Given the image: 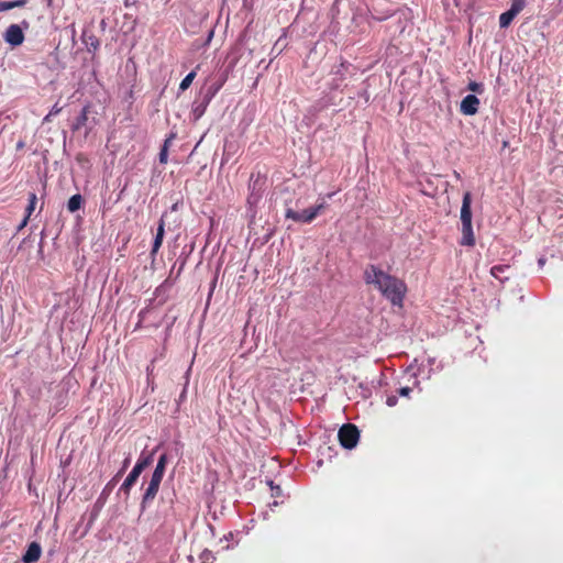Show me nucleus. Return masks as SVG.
<instances>
[{
	"mask_svg": "<svg viewBox=\"0 0 563 563\" xmlns=\"http://www.w3.org/2000/svg\"><path fill=\"white\" fill-rule=\"evenodd\" d=\"M364 280L367 285H373L394 306H402L407 292L404 280L373 264L365 268Z\"/></svg>",
	"mask_w": 563,
	"mask_h": 563,
	"instance_id": "f257e3e1",
	"label": "nucleus"
},
{
	"mask_svg": "<svg viewBox=\"0 0 563 563\" xmlns=\"http://www.w3.org/2000/svg\"><path fill=\"white\" fill-rule=\"evenodd\" d=\"M153 462V453H150L147 455H141L137 460L136 464L130 472V474L124 479L123 484L121 485V490H124L126 494H129L131 487L136 483L139 476L141 473Z\"/></svg>",
	"mask_w": 563,
	"mask_h": 563,
	"instance_id": "f03ea898",
	"label": "nucleus"
},
{
	"mask_svg": "<svg viewBox=\"0 0 563 563\" xmlns=\"http://www.w3.org/2000/svg\"><path fill=\"white\" fill-rule=\"evenodd\" d=\"M338 438L340 444L344 449L351 450L356 446L360 440V431L356 426L352 423H345L340 428L338 432Z\"/></svg>",
	"mask_w": 563,
	"mask_h": 563,
	"instance_id": "7ed1b4c3",
	"label": "nucleus"
},
{
	"mask_svg": "<svg viewBox=\"0 0 563 563\" xmlns=\"http://www.w3.org/2000/svg\"><path fill=\"white\" fill-rule=\"evenodd\" d=\"M3 40L11 46H20L24 42V33L19 24H11L3 33Z\"/></svg>",
	"mask_w": 563,
	"mask_h": 563,
	"instance_id": "20e7f679",
	"label": "nucleus"
},
{
	"mask_svg": "<svg viewBox=\"0 0 563 563\" xmlns=\"http://www.w3.org/2000/svg\"><path fill=\"white\" fill-rule=\"evenodd\" d=\"M286 219H291L298 223H311L316 218V212L312 208L303 209L302 211H296L291 208H288L285 212Z\"/></svg>",
	"mask_w": 563,
	"mask_h": 563,
	"instance_id": "39448f33",
	"label": "nucleus"
},
{
	"mask_svg": "<svg viewBox=\"0 0 563 563\" xmlns=\"http://www.w3.org/2000/svg\"><path fill=\"white\" fill-rule=\"evenodd\" d=\"M161 483H162V478H158V477L152 475L148 486L145 489V493L142 498V503H141L142 508H145L147 504L152 503L155 499V497L158 493Z\"/></svg>",
	"mask_w": 563,
	"mask_h": 563,
	"instance_id": "423d86ee",
	"label": "nucleus"
},
{
	"mask_svg": "<svg viewBox=\"0 0 563 563\" xmlns=\"http://www.w3.org/2000/svg\"><path fill=\"white\" fill-rule=\"evenodd\" d=\"M479 103L475 95H467L461 101L460 111L465 115H474L478 112Z\"/></svg>",
	"mask_w": 563,
	"mask_h": 563,
	"instance_id": "0eeeda50",
	"label": "nucleus"
},
{
	"mask_svg": "<svg viewBox=\"0 0 563 563\" xmlns=\"http://www.w3.org/2000/svg\"><path fill=\"white\" fill-rule=\"evenodd\" d=\"M472 195L470 191H466L463 196L462 207H461V222L464 224H472Z\"/></svg>",
	"mask_w": 563,
	"mask_h": 563,
	"instance_id": "6e6552de",
	"label": "nucleus"
},
{
	"mask_svg": "<svg viewBox=\"0 0 563 563\" xmlns=\"http://www.w3.org/2000/svg\"><path fill=\"white\" fill-rule=\"evenodd\" d=\"M41 552H42L41 545L37 542H32L27 547L26 552L23 554L22 561L24 563H34V562L38 561V559L41 556Z\"/></svg>",
	"mask_w": 563,
	"mask_h": 563,
	"instance_id": "1a4fd4ad",
	"label": "nucleus"
},
{
	"mask_svg": "<svg viewBox=\"0 0 563 563\" xmlns=\"http://www.w3.org/2000/svg\"><path fill=\"white\" fill-rule=\"evenodd\" d=\"M218 89L219 88H216L212 91H211V89H209L208 93L203 98V101L201 103H199V104H196L194 107L192 114L195 115L196 119H199V118H201L203 115V113L207 110V107H208L209 102L211 101V99L213 98V96L216 95Z\"/></svg>",
	"mask_w": 563,
	"mask_h": 563,
	"instance_id": "9d476101",
	"label": "nucleus"
},
{
	"mask_svg": "<svg viewBox=\"0 0 563 563\" xmlns=\"http://www.w3.org/2000/svg\"><path fill=\"white\" fill-rule=\"evenodd\" d=\"M164 235H165V221L162 218L159 220V222H158L156 235H155V239H154V242H153V246H152V250H151V254L152 255L157 254V252L159 251V249H161V246L163 244Z\"/></svg>",
	"mask_w": 563,
	"mask_h": 563,
	"instance_id": "9b49d317",
	"label": "nucleus"
},
{
	"mask_svg": "<svg viewBox=\"0 0 563 563\" xmlns=\"http://www.w3.org/2000/svg\"><path fill=\"white\" fill-rule=\"evenodd\" d=\"M460 243L466 246H474L475 236L472 224L462 225V240Z\"/></svg>",
	"mask_w": 563,
	"mask_h": 563,
	"instance_id": "f8f14e48",
	"label": "nucleus"
},
{
	"mask_svg": "<svg viewBox=\"0 0 563 563\" xmlns=\"http://www.w3.org/2000/svg\"><path fill=\"white\" fill-rule=\"evenodd\" d=\"M90 112V106L87 104L82 108L80 114L77 117L75 123L73 124V130L74 131H78L80 130L82 126L86 125L87 123V120H88V114Z\"/></svg>",
	"mask_w": 563,
	"mask_h": 563,
	"instance_id": "ddd939ff",
	"label": "nucleus"
},
{
	"mask_svg": "<svg viewBox=\"0 0 563 563\" xmlns=\"http://www.w3.org/2000/svg\"><path fill=\"white\" fill-rule=\"evenodd\" d=\"M510 269L509 265H495L490 269V274L500 280L501 283L509 279L508 275H505L506 272Z\"/></svg>",
	"mask_w": 563,
	"mask_h": 563,
	"instance_id": "4468645a",
	"label": "nucleus"
},
{
	"mask_svg": "<svg viewBox=\"0 0 563 563\" xmlns=\"http://www.w3.org/2000/svg\"><path fill=\"white\" fill-rule=\"evenodd\" d=\"M174 134H170L165 141H164V144L161 148V152H159V155H158V159H159V163L161 164H166L167 161H168V148L170 146V143L174 139Z\"/></svg>",
	"mask_w": 563,
	"mask_h": 563,
	"instance_id": "2eb2a0df",
	"label": "nucleus"
},
{
	"mask_svg": "<svg viewBox=\"0 0 563 563\" xmlns=\"http://www.w3.org/2000/svg\"><path fill=\"white\" fill-rule=\"evenodd\" d=\"M29 0H11V1H0V12L11 10L14 8L24 7Z\"/></svg>",
	"mask_w": 563,
	"mask_h": 563,
	"instance_id": "dca6fc26",
	"label": "nucleus"
},
{
	"mask_svg": "<svg viewBox=\"0 0 563 563\" xmlns=\"http://www.w3.org/2000/svg\"><path fill=\"white\" fill-rule=\"evenodd\" d=\"M166 464H167V455L162 454L158 459V462H157L156 467L152 475L163 479Z\"/></svg>",
	"mask_w": 563,
	"mask_h": 563,
	"instance_id": "f3484780",
	"label": "nucleus"
},
{
	"mask_svg": "<svg viewBox=\"0 0 563 563\" xmlns=\"http://www.w3.org/2000/svg\"><path fill=\"white\" fill-rule=\"evenodd\" d=\"M516 16H517V14L514 13L511 10H508V11L501 13L499 16L500 27H508Z\"/></svg>",
	"mask_w": 563,
	"mask_h": 563,
	"instance_id": "a211bd4d",
	"label": "nucleus"
},
{
	"mask_svg": "<svg viewBox=\"0 0 563 563\" xmlns=\"http://www.w3.org/2000/svg\"><path fill=\"white\" fill-rule=\"evenodd\" d=\"M81 202H82L81 196L79 194H76L69 198V200L67 202V209L70 212H76L80 208Z\"/></svg>",
	"mask_w": 563,
	"mask_h": 563,
	"instance_id": "6ab92c4d",
	"label": "nucleus"
},
{
	"mask_svg": "<svg viewBox=\"0 0 563 563\" xmlns=\"http://www.w3.org/2000/svg\"><path fill=\"white\" fill-rule=\"evenodd\" d=\"M195 78H196V71L192 70L181 80V82L179 85V89L181 91L187 90L190 87V85L192 84Z\"/></svg>",
	"mask_w": 563,
	"mask_h": 563,
	"instance_id": "aec40b11",
	"label": "nucleus"
},
{
	"mask_svg": "<svg viewBox=\"0 0 563 563\" xmlns=\"http://www.w3.org/2000/svg\"><path fill=\"white\" fill-rule=\"evenodd\" d=\"M526 0H511L510 9L517 15L525 9Z\"/></svg>",
	"mask_w": 563,
	"mask_h": 563,
	"instance_id": "412c9836",
	"label": "nucleus"
},
{
	"mask_svg": "<svg viewBox=\"0 0 563 563\" xmlns=\"http://www.w3.org/2000/svg\"><path fill=\"white\" fill-rule=\"evenodd\" d=\"M36 200H37L36 194L31 192L29 195V205L26 207V217H30L32 214V212L34 211Z\"/></svg>",
	"mask_w": 563,
	"mask_h": 563,
	"instance_id": "4be33fe9",
	"label": "nucleus"
},
{
	"mask_svg": "<svg viewBox=\"0 0 563 563\" xmlns=\"http://www.w3.org/2000/svg\"><path fill=\"white\" fill-rule=\"evenodd\" d=\"M467 89L472 92H476V93H483L484 92V86L483 84L481 82H476V81H471L468 85H467Z\"/></svg>",
	"mask_w": 563,
	"mask_h": 563,
	"instance_id": "5701e85b",
	"label": "nucleus"
},
{
	"mask_svg": "<svg viewBox=\"0 0 563 563\" xmlns=\"http://www.w3.org/2000/svg\"><path fill=\"white\" fill-rule=\"evenodd\" d=\"M328 207L327 202L322 199L319 203H317L316 206L311 207L312 210L316 212V216L318 217L319 214H321L324 209Z\"/></svg>",
	"mask_w": 563,
	"mask_h": 563,
	"instance_id": "b1692460",
	"label": "nucleus"
},
{
	"mask_svg": "<svg viewBox=\"0 0 563 563\" xmlns=\"http://www.w3.org/2000/svg\"><path fill=\"white\" fill-rule=\"evenodd\" d=\"M62 107L58 106V103H55L48 114L45 117V121H49L52 117L57 115L62 111Z\"/></svg>",
	"mask_w": 563,
	"mask_h": 563,
	"instance_id": "393cba45",
	"label": "nucleus"
},
{
	"mask_svg": "<svg viewBox=\"0 0 563 563\" xmlns=\"http://www.w3.org/2000/svg\"><path fill=\"white\" fill-rule=\"evenodd\" d=\"M411 391H412V388H411V387L406 386V387H401V388H399V389L397 390V394H398L399 396H401V397H409V396H410V394H411Z\"/></svg>",
	"mask_w": 563,
	"mask_h": 563,
	"instance_id": "a878e982",
	"label": "nucleus"
},
{
	"mask_svg": "<svg viewBox=\"0 0 563 563\" xmlns=\"http://www.w3.org/2000/svg\"><path fill=\"white\" fill-rule=\"evenodd\" d=\"M397 401H398V399H397V395H390V396H388V397H387V399H386V405H387L388 407H394V406H396V405H397Z\"/></svg>",
	"mask_w": 563,
	"mask_h": 563,
	"instance_id": "bb28decb",
	"label": "nucleus"
},
{
	"mask_svg": "<svg viewBox=\"0 0 563 563\" xmlns=\"http://www.w3.org/2000/svg\"><path fill=\"white\" fill-rule=\"evenodd\" d=\"M76 162L79 164H88L89 159L87 158V156L84 153H78L76 155Z\"/></svg>",
	"mask_w": 563,
	"mask_h": 563,
	"instance_id": "cd10ccee",
	"label": "nucleus"
},
{
	"mask_svg": "<svg viewBox=\"0 0 563 563\" xmlns=\"http://www.w3.org/2000/svg\"><path fill=\"white\" fill-rule=\"evenodd\" d=\"M271 487L273 497H279L282 495V488L279 486H273V482H271Z\"/></svg>",
	"mask_w": 563,
	"mask_h": 563,
	"instance_id": "c85d7f7f",
	"label": "nucleus"
},
{
	"mask_svg": "<svg viewBox=\"0 0 563 563\" xmlns=\"http://www.w3.org/2000/svg\"><path fill=\"white\" fill-rule=\"evenodd\" d=\"M130 464V457L128 456L124 461H123V465H122V468L120 470V472L117 474V477L120 476L129 466Z\"/></svg>",
	"mask_w": 563,
	"mask_h": 563,
	"instance_id": "c756f323",
	"label": "nucleus"
},
{
	"mask_svg": "<svg viewBox=\"0 0 563 563\" xmlns=\"http://www.w3.org/2000/svg\"><path fill=\"white\" fill-rule=\"evenodd\" d=\"M20 25L22 26V31L30 27V23L26 20H23Z\"/></svg>",
	"mask_w": 563,
	"mask_h": 563,
	"instance_id": "7c9ffc66",
	"label": "nucleus"
},
{
	"mask_svg": "<svg viewBox=\"0 0 563 563\" xmlns=\"http://www.w3.org/2000/svg\"><path fill=\"white\" fill-rule=\"evenodd\" d=\"M29 218H30V217H26V216H25V218L23 219V221L21 222V224H20V227H19V230H21L22 228H24V227L26 225V223H27V221H29Z\"/></svg>",
	"mask_w": 563,
	"mask_h": 563,
	"instance_id": "2f4dec72",
	"label": "nucleus"
},
{
	"mask_svg": "<svg viewBox=\"0 0 563 563\" xmlns=\"http://www.w3.org/2000/svg\"><path fill=\"white\" fill-rule=\"evenodd\" d=\"M90 45H91L93 48H97V47L99 46V42H98V40L93 37V38H92V41H91V43H90Z\"/></svg>",
	"mask_w": 563,
	"mask_h": 563,
	"instance_id": "473e14b6",
	"label": "nucleus"
},
{
	"mask_svg": "<svg viewBox=\"0 0 563 563\" xmlns=\"http://www.w3.org/2000/svg\"><path fill=\"white\" fill-rule=\"evenodd\" d=\"M544 263H545V260H544V258H540V260H539V264H540L541 266H542V265H544Z\"/></svg>",
	"mask_w": 563,
	"mask_h": 563,
	"instance_id": "72a5a7b5",
	"label": "nucleus"
}]
</instances>
